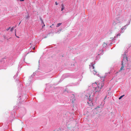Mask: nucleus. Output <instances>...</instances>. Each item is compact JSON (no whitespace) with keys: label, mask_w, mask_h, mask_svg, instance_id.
Listing matches in <instances>:
<instances>
[{"label":"nucleus","mask_w":131,"mask_h":131,"mask_svg":"<svg viewBox=\"0 0 131 131\" xmlns=\"http://www.w3.org/2000/svg\"><path fill=\"white\" fill-rule=\"evenodd\" d=\"M100 107L98 106L95 108V110H96L98 111V112H100Z\"/></svg>","instance_id":"0eeeda50"},{"label":"nucleus","mask_w":131,"mask_h":131,"mask_svg":"<svg viewBox=\"0 0 131 131\" xmlns=\"http://www.w3.org/2000/svg\"><path fill=\"white\" fill-rule=\"evenodd\" d=\"M88 103L89 104L90 106L92 105V99L91 98H90L89 99V101L88 102Z\"/></svg>","instance_id":"423d86ee"},{"label":"nucleus","mask_w":131,"mask_h":131,"mask_svg":"<svg viewBox=\"0 0 131 131\" xmlns=\"http://www.w3.org/2000/svg\"><path fill=\"white\" fill-rule=\"evenodd\" d=\"M10 28V27H9V28H7L6 29V30H7V31H8V30Z\"/></svg>","instance_id":"4468645a"},{"label":"nucleus","mask_w":131,"mask_h":131,"mask_svg":"<svg viewBox=\"0 0 131 131\" xmlns=\"http://www.w3.org/2000/svg\"><path fill=\"white\" fill-rule=\"evenodd\" d=\"M90 95H89V97H90L91 96H93L94 95V92L93 91H92L91 93H90Z\"/></svg>","instance_id":"6e6552de"},{"label":"nucleus","mask_w":131,"mask_h":131,"mask_svg":"<svg viewBox=\"0 0 131 131\" xmlns=\"http://www.w3.org/2000/svg\"><path fill=\"white\" fill-rule=\"evenodd\" d=\"M124 96V95H122L121 96H120L119 98V100H120L121 99L122 97H123V96Z\"/></svg>","instance_id":"ddd939ff"},{"label":"nucleus","mask_w":131,"mask_h":131,"mask_svg":"<svg viewBox=\"0 0 131 131\" xmlns=\"http://www.w3.org/2000/svg\"><path fill=\"white\" fill-rule=\"evenodd\" d=\"M61 10L62 11L64 8V6L63 4H61Z\"/></svg>","instance_id":"1a4fd4ad"},{"label":"nucleus","mask_w":131,"mask_h":131,"mask_svg":"<svg viewBox=\"0 0 131 131\" xmlns=\"http://www.w3.org/2000/svg\"><path fill=\"white\" fill-rule=\"evenodd\" d=\"M126 26H124V27H122L120 31V32L123 33L124 32L125 30L126 29L125 27Z\"/></svg>","instance_id":"39448f33"},{"label":"nucleus","mask_w":131,"mask_h":131,"mask_svg":"<svg viewBox=\"0 0 131 131\" xmlns=\"http://www.w3.org/2000/svg\"><path fill=\"white\" fill-rule=\"evenodd\" d=\"M106 96L105 97V99L106 98Z\"/></svg>","instance_id":"cd10ccee"},{"label":"nucleus","mask_w":131,"mask_h":131,"mask_svg":"<svg viewBox=\"0 0 131 131\" xmlns=\"http://www.w3.org/2000/svg\"><path fill=\"white\" fill-rule=\"evenodd\" d=\"M61 23H59L57 24V27H58L59 26L61 25Z\"/></svg>","instance_id":"9d476101"},{"label":"nucleus","mask_w":131,"mask_h":131,"mask_svg":"<svg viewBox=\"0 0 131 131\" xmlns=\"http://www.w3.org/2000/svg\"><path fill=\"white\" fill-rule=\"evenodd\" d=\"M41 21L42 23L43 24H44V22H43V20L42 19H41Z\"/></svg>","instance_id":"f3484780"},{"label":"nucleus","mask_w":131,"mask_h":131,"mask_svg":"<svg viewBox=\"0 0 131 131\" xmlns=\"http://www.w3.org/2000/svg\"><path fill=\"white\" fill-rule=\"evenodd\" d=\"M95 83H96V84H97L96 82H95Z\"/></svg>","instance_id":"bb28decb"},{"label":"nucleus","mask_w":131,"mask_h":131,"mask_svg":"<svg viewBox=\"0 0 131 131\" xmlns=\"http://www.w3.org/2000/svg\"><path fill=\"white\" fill-rule=\"evenodd\" d=\"M16 37H17V38H19V37H18V36H16Z\"/></svg>","instance_id":"b1692460"},{"label":"nucleus","mask_w":131,"mask_h":131,"mask_svg":"<svg viewBox=\"0 0 131 131\" xmlns=\"http://www.w3.org/2000/svg\"><path fill=\"white\" fill-rule=\"evenodd\" d=\"M43 24V26H42V27H43V26H45V25L44 24H44Z\"/></svg>","instance_id":"412c9836"},{"label":"nucleus","mask_w":131,"mask_h":131,"mask_svg":"<svg viewBox=\"0 0 131 131\" xmlns=\"http://www.w3.org/2000/svg\"><path fill=\"white\" fill-rule=\"evenodd\" d=\"M16 29H15V35L16 36Z\"/></svg>","instance_id":"aec40b11"},{"label":"nucleus","mask_w":131,"mask_h":131,"mask_svg":"<svg viewBox=\"0 0 131 131\" xmlns=\"http://www.w3.org/2000/svg\"><path fill=\"white\" fill-rule=\"evenodd\" d=\"M73 99V100H72V102L73 103H74V101L75 100V99Z\"/></svg>","instance_id":"2eb2a0df"},{"label":"nucleus","mask_w":131,"mask_h":131,"mask_svg":"<svg viewBox=\"0 0 131 131\" xmlns=\"http://www.w3.org/2000/svg\"><path fill=\"white\" fill-rule=\"evenodd\" d=\"M16 26L14 27H13L11 28L10 29V31H12L14 29V28H15L16 27Z\"/></svg>","instance_id":"f8f14e48"},{"label":"nucleus","mask_w":131,"mask_h":131,"mask_svg":"<svg viewBox=\"0 0 131 131\" xmlns=\"http://www.w3.org/2000/svg\"><path fill=\"white\" fill-rule=\"evenodd\" d=\"M128 61V60L127 57H124L123 58V61H122V67L119 70V71H121L122 70H124V64L126 63Z\"/></svg>","instance_id":"f03ea898"},{"label":"nucleus","mask_w":131,"mask_h":131,"mask_svg":"<svg viewBox=\"0 0 131 131\" xmlns=\"http://www.w3.org/2000/svg\"><path fill=\"white\" fill-rule=\"evenodd\" d=\"M113 24L115 26V28H119L121 27V26H120V22H119L117 20L114 21L113 23Z\"/></svg>","instance_id":"7ed1b4c3"},{"label":"nucleus","mask_w":131,"mask_h":131,"mask_svg":"<svg viewBox=\"0 0 131 131\" xmlns=\"http://www.w3.org/2000/svg\"><path fill=\"white\" fill-rule=\"evenodd\" d=\"M103 45V47H105L107 45V44L106 43L104 42Z\"/></svg>","instance_id":"9b49d317"},{"label":"nucleus","mask_w":131,"mask_h":131,"mask_svg":"<svg viewBox=\"0 0 131 131\" xmlns=\"http://www.w3.org/2000/svg\"><path fill=\"white\" fill-rule=\"evenodd\" d=\"M20 23H21V22H20V23H19V25H20Z\"/></svg>","instance_id":"5701e85b"},{"label":"nucleus","mask_w":131,"mask_h":131,"mask_svg":"<svg viewBox=\"0 0 131 131\" xmlns=\"http://www.w3.org/2000/svg\"><path fill=\"white\" fill-rule=\"evenodd\" d=\"M73 99V100H72V102L73 103H74V101L75 100V99Z\"/></svg>","instance_id":"dca6fc26"},{"label":"nucleus","mask_w":131,"mask_h":131,"mask_svg":"<svg viewBox=\"0 0 131 131\" xmlns=\"http://www.w3.org/2000/svg\"><path fill=\"white\" fill-rule=\"evenodd\" d=\"M55 4L56 5H57L58 4L56 2H55Z\"/></svg>","instance_id":"6ab92c4d"},{"label":"nucleus","mask_w":131,"mask_h":131,"mask_svg":"<svg viewBox=\"0 0 131 131\" xmlns=\"http://www.w3.org/2000/svg\"><path fill=\"white\" fill-rule=\"evenodd\" d=\"M104 80L100 81L97 87L94 88V90L95 91V93L98 94L100 92L102 88L104 86Z\"/></svg>","instance_id":"f257e3e1"},{"label":"nucleus","mask_w":131,"mask_h":131,"mask_svg":"<svg viewBox=\"0 0 131 131\" xmlns=\"http://www.w3.org/2000/svg\"><path fill=\"white\" fill-rule=\"evenodd\" d=\"M90 69H93V70L92 71V72L93 73V74L94 75L96 74H97L98 71L95 68L93 65H92V66H90Z\"/></svg>","instance_id":"20e7f679"},{"label":"nucleus","mask_w":131,"mask_h":131,"mask_svg":"<svg viewBox=\"0 0 131 131\" xmlns=\"http://www.w3.org/2000/svg\"><path fill=\"white\" fill-rule=\"evenodd\" d=\"M120 34H117V37L118 36H120Z\"/></svg>","instance_id":"a211bd4d"},{"label":"nucleus","mask_w":131,"mask_h":131,"mask_svg":"<svg viewBox=\"0 0 131 131\" xmlns=\"http://www.w3.org/2000/svg\"><path fill=\"white\" fill-rule=\"evenodd\" d=\"M35 47H34V48H33L34 50L35 49Z\"/></svg>","instance_id":"393cba45"},{"label":"nucleus","mask_w":131,"mask_h":131,"mask_svg":"<svg viewBox=\"0 0 131 131\" xmlns=\"http://www.w3.org/2000/svg\"><path fill=\"white\" fill-rule=\"evenodd\" d=\"M123 18H123V17H122V18H121V19H123Z\"/></svg>","instance_id":"4be33fe9"},{"label":"nucleus","mask_w":131,"mask_h":131,"mask_svg":"<svg viewBox=\"0 0 131 131\" xmlns=\"http://www.w3.org/2000/svg\"><path fill=\"white\" fill-rule=\"evenodd\" d=\"M53 25V24H52V25Z\"/></svg>","instance_id":"c85d7f7f"},{"label":"nucleus","mask_w":131,"mask_h":131,"mask_svg":"<svg viewBox=\"0 0 131 131\" xmlns=\"http://www.w3.org/2000/svg\"><path fill=\"white\" fill-rule=\"evenodd\" d=\"M50 27H51V26H50Z\"/></svg>","instance_id":"a878e982"}]
</instances>
